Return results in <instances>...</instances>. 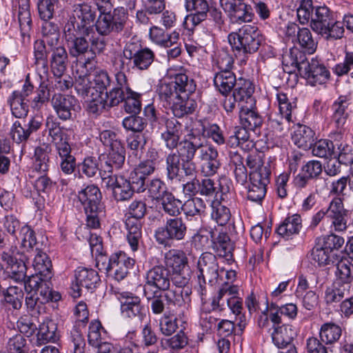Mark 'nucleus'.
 Returning a JSON list of instances; mask_svg holds the SVG:
<instances>
[{
    "label": "nucleus",
    "mask_w": 353,
    "mask_h": 353,
    "mask_svg": "<svg viewBox=\"0 0 353 353\" xmlns=\"http://www.w3.org/2000/svg\"><path fill=\"white\" fill-rule=\"evenodd\" d=\"M203 141L196 129H192L177 145L176 152L170 153L165 159L166 176L168 181H184L185 176H192L196 173V165L192 161L199 152Z\"/></svg>",
    "instance_id": "obj_1"
},
{
    "label": "nucleus",
    "mask_w": 353,
    "mask_h": 353,
    "mask_svg": "<svg viewBox=\"0 0 353 353\" xmlns=\"http://www.w3.org/2000/svg\"><path fill=\"white\" fill-rule=\"evenodd\" d=\"M97 10L99 15L96 21L95 26L98 33L101 35H108L111 32H121L128 21V13L126 8L117 7L112 10L111 0H96Z\"/></svg>",
    "instance_id": "obj_2"
},
{
    "label": "nucleus",
    "mask_w": 353,
    "mask_h": 353,
    "mask_svg": "<svg viewBox=\"0 0 353 353\" xmlns=\"http://www.w3.org/2000/svg\"><path fill=\"white\" fill-rule=\"evenodd\" d=\"M228 39L236 56L256 52L264 40L258 27L250 24L243 26L236 32L230 33Z\"/></svg>",
    "instance_id": "obj_3"
},
{
    "label": "nucleus",
    "mask_w": 353,
    "mask_h": 353,
    "mask_svg": "<svg viewBox=\"0 0 353 353\" xmlns=\"http://www.w3.org/2000/svg\"><path fill=\"white\" fill-rule=\"evenodd\" d=\"M238 292L237 285L223 284L212 301V307L213 310L219 311H223L228 307L236 316V320L238 321L237 326L240 331L243 332L246 325V319L242 312L243 310L242 299L236 296Z\"/></svg>",
    "instance_id": "obj_4"
},
{
    "label": "nucleus",
    "mask_w": 353,
    "mask_h": 353,
    "mask_svg": "<svg viewBox=\"0 0 353 353\" xmlns=\"http://www.w3.org/2000/svg\"><path fill=\"white\" fill-rule=\"evenodd\" d=\"M301 172L294 176L292 185L297 190L307 188L310 181H312L314 189L317 194H321L327 189L329 179L322 176L323 165L317 160H310L301 168Z\"/></svg>",
    "instance_id": "obj_5"
},
{
    "label": "nucleus",
    "mask_w": 353,
    "mask_h": 353,
    "mask_svg": "<svg viewBox=\"0 0 353 353\" xmlns=\"http://www.w3.org/2000/svg\"><path fill=\"white\" fill-rule=\"evenodd\" d=\"M347 215L348 210L345 209L342 199L335 197L327 209H321L312 216L310 228L314 229L325 218L332 229L339 232H343L347 228Z\"/></svg>",
    "instance_id": "obj_6"
},
{
    "label": "nucleus",
    "mask_w": 353,
    "mask_h": 353,
    "mask_svg": "<svg viewBox=\"0 0 353 353\" xmlns=\"http://www.w3.org/2000/svg\"><path fill=\"white\" fill-rule=\"evenodd\" d=\"M199 274L197 276L198 285L195 288L199 294L203 297L206 294V282L210 285L218 283L224 269L220 268L218 258L211 252H204L199 257L197 263Z\"/></svg>",
    "instance_id": "obj_7"
},
{
    "label": "nucleus",
    "mask_w": 353,
    "mask_h": 353,
    "mask_svg": "<svg viewBox=\"0 0 353 353\" xmlns=\"http://www.w3.org/2000/svg\"><path fill=\"white\" fill-rule=\"evenodd\" d=\"M77 197L86 214L87 225L94 229L99 228V213L103 210L102 196L99 188L94 184L88 185L78 192Z\"/></svg>",
    "instance_id": "obj_8"
},
{
    "label": "nucleus",
    "mask_w": 353,
    "mask_h": 353,
    "mask_svg": "<svg viewBox=\"0 0 353 353\" xmlns=\"http://www.w3.org/2000/svg\"><path fill=\"white\" fill-rule=\"evenodd\" d=\"M135 260L128 256L124 252L119 251L110 256H99L96 265L100 271H103L119 281L124 279L132 269Z\"/></svg>",
    "instance_id": "obj_9"
},
{
    "label": "nucleus",
    "mask_w": 353,
    "mask_h": 353,
    "mask_svg": "<svg viewBox=\"0 0 353 353\" xmlns=\"http://www.w3.org/2000/svg\"><path fill=\"white\" fill-rule=\"evenodd\" d=\"M299 57L296 55L292 59L291 65L295 66L307 83L312 86L325 83L330 77V72L318 60L312 59L308 61L305 55L299 52Z\"/></svg>",
    "instance_id": "obj_10"
},
{
    "label": "nucleus",
    "mask_w": 353,
    "mask_h": 353,
    "mask_svg": "<svg viewBox=\"0 0 353 353\" xmlns=\"http://www.w3.org/2000/svg\"><path fill=\"white\" fill-rule=\"evenodd\" d=\"M123 56L129 60L132 69L138 70H148L154 62V52L149 48H143L135 41L128 42L123 50Z\"/></svg>",
    "instance_id": "obj_11"
},
{
    "label": "nucleus",
    "mask_w": 353,
    "mask_h": 353,
    "mask_svg": "<svg viewBox=\"0 0 353 353\" xmlns=\"http://www.w3.org/2000/svg\"><path fill=\"white\" fill-rule=\"evenodd\" d=\"M187 227L181 217L167 219L163 226L159 227L154 232L156 241L166 246L172 241H181L184 239Z\"/></svg>",
    "instance_id": "obj_12"
},
{
    "label": "nucleus",
    "mask_w": 353,
    "mask_h": 353,
    "mask_svg": "<svg viewBox=\"0 0 353 353\" xmlns=\"http://www.w3.org/2000/svg\"><path fill=\"white\" fill-rule=\"evenodd\" d=\"M145 284L143 293L145 296L149 294L150 288H154V292H165L170 287V272L162 265H156L147 270L144 275Z\"/></svg>",
    "instance_id": "obj_13"
},
{
    "label": "nucleus",
    "mask_w": 353,
    "mask_h": 353,
    "mask_svg": "<svg viewBox=\"0 0 353 353\" xmlns=\"http://www.w3.org/2000/svg\"><path fill=\"white\" fill-rule=\"evenodd\" d=\"M50 103L57 117L63 121L73 119L76 112L80 109L78 100L70 94L54 93Z\"/></svg>",
    "instance_id": "obj_14"
},
{
    "label": "nucleus",
    "mask_w": 353,
    "mask_h": 353,
    "mask_svg": "<svg viewBox=\"0 0 353 353\" xmlns=\"http://www.w3.org/2000/svg\"><path fill=\"white\" fill-rule=\"evenodd\" d=\"M74 281L72 284L73 296H80L83 290L92 292L100 283L98 272L92 269L79 267L75 270Z\"/></svg>",
    "instance_id": "obj_15"
},
{
    "label": "nucleus",
    "mask_w": 353,
    "mask_h": 353,
    "mask_svg": "<svg viewBox=\"0 0 353 353\" xmlns=\"http://www.w3.org/2000/svg\"><path fill=\"white\" fill-rule=\"evenodd\" d=\"M271 170L269 168H262L257 172L250 173V185L248 192V199L256 203H261L267 192V185L270 181Z\"/></svg>",
    "instance_id": "obj_16"
},
{
    "label": "nucleus",
    "mask_w": 353,
    "mask_h": 353,
    "mask_svg": "<svg viewBox=\"0 0 353 353\" xmlns=\"http://www.w3.org/2000/svg\"><path fill=\"white\" fill-rule=\"evenodd\" d=\"M118 299L123 317L142 321L145 317V307L139 296L128 292L120 294Z\"/></svg>",
    "instance_id": "obj_17"
},
{
    "label": "nucleus",
    "mask_w": 353,
    "mask_h": 353,
    "mask_svg": "<svg viewBox=\"0 0 353 353\" xmlns=\"http://www.w3.org/2000/svg\"><path fill=\"white\" fill-rule=\"evenodd\" d=\"M14 7V15H17L23 42H29L32 28L30 0H12Z\"/></svg>",
    "instance_id": "obj_18"
},
{
    "label": "nucleus",
    "mask_w": 353,
    "mask_h": 353,
    "mask_svg": "<svg viewBox=\"0 0 353 353\" xmlns=\"http://www.w3.org/2000/svg\"><path fill=\"white\" fill-rule=\"evenodd\" d=\"M72 16L79 21H77L78 30L83 34H88L91 24L95 21L97 10L89 3H76L72 6Z\"/></svg>",
    "instance_id": "obj_19"
},
{
    "label": "nucleus",
    "mask_w": 353,
    "mask_h": 353,
    "mask_svg": "<svg viewBox=\"0 0 353 353\" xmlns=\"http://www.w3.org/2000/svg\"><path fill=\"white\" fill-rule=\"evenodd\" d=\"M43 118L39 114L30 117L28 123L23 126L19 121L13 123L10 128V137L17 143L26 142L31 134L37 132L41 127Z\"/></svg>",
    "instance_id": "obj_20"
},
{
    "label": "nucleus",
    "mask_w": 353,
    "mask_h": 353,
    "mask_svg": "<svg viewBox=\"0 0 353 353\" xmlns=\"http://www.w3.org/2000/svg\"><path fill=\"white\" fill-rule=\"evenodd\" d=\"M0 258L2 261L6 264V272L8 277L17 283H23L26 282L27 267L26 262L23 259H17L9 252H3Z\"/></svg>",
    "instance_id": "obj_21"
},
{
    "label": "nucleus",
    "mask_w": 353,
    "mask_h": 353,
    "mask_svg": "<svg viewBox=\"0 0 353 353\" xmlns=\"http://www.w3.org/2000/svg\"><path fill=\"white\" fill-rule=\"evenodd\" d=\"M220 4L232 23H241L252 21L254 14L250 6L230 0H220Z\"/></svg>",
    "instance_id": "obj_22"
},
{
    "label": "nucleus",
    "mask_w": 353,
    "mask_h": 353,
    "mask_svg": "<svg viewBox=\"0 0 353 353\" xmlns=\"http://www.w3.org/2000/svg\"><path fill=\"white\" fill-rule=\"evenodd\" d=\"M52 278L41 276L39 275H31L28 276L25 283V291H33L41 296V303L50 301L52 291Z\"/></svg>",
    "instance_id": "obj_23"
},
{
    "label": "nucleus",
    "mask_w": 353,
    "mask_h": 353,
    "mask_svg": "<svg viewBox=\"0 0 353 353\" xmlns=\"http://www.w3.org/2000/svg\"><path fill=\"white\" fill-rule=\"evenodd\" d=\"M191 288H169L163 294V299L168 308L176 307L188 308L191 303Z\"/></svg>",
    "instance_id": "obj_24"
},
{
    "label": "nucleus",
    "mask_w": 353,
    "mask_h": 353,
    "mask_svg": "<svg viewBox=\"0 0 353 353\" xmlns=\"http://www.w3.org/2000/svg\"><path fill=\"white\" fill-rule=\"evenodd\" d=\"M351 100L347 96H340L332 105V122L335 128L341 132L347 123L349 117V106Z\"/></svg>",
    "instance_id": "obj_25"
},
{
    "label": "nucleus",
    "mask_w": 353,
    "mask_h": 353,
    "mask_svg": "<svg viewBox=\"0 0 353 353\" xmlns=\"http://www.w3.org/2000/svg\"><path fill=\"white\" fill-rule=\"evenodd\" d=\"M49 48L51 72L54 76L63 74L69 63L68 54L65 48L61 43Z\"/></svg>",
    "instance_id": "obj_26"
},
{
    "label": "nucleus",
    "mask_w": 353,
    "mask_h": 353,
    "mask_svg": "<svg viewBox=\"0 0 353 353\" xmlns=\"http://www.w3.org/2000/svg\"><path fill=\"white\" fill-rule=\"evenodd\" d=\"M213 250L221 257L225 258L228 263L233 261V245L225 232H216L210 231Z\"/></svg>",
    "instance_id": "obj_27"
},
{
    "label": "nucleus",
    "mask_w": 353,
    "mask_h": 353,
    "mask_svg": "<svg viewBox=\"0 0 353 353\" xmlns=\"http://www.w3.org/2000/svg\"><path fill=\"white\" fill-rule=\"evenodd\" d=\"M3 306L8 311V315H14L21 310L23 305L24 293L17 286H10L2 291Z\"/></svg>",
    "instance_id": "obj_28"
},
{
    "label": "nucleus",
    "mask_w": 353,
    "mask_h": 353,
    "mask_svg": "<svg viewBox=\"0 0 353 353\" xmlns=\"http://www.w3.org/2000/svg\"><path fill=\"white\" fill-rule=\"evenodd\" d=\"M188 325V318L183 312L174 319L164 314L159 319V329L162 334L171 336L178 328L185 330Z\"/></svg>",
    "instance_id": "obj_29"
},
{
    "label": "nucleus",
    "mask_w": 353,
    "mask_h": 353,
    "mask_svg": "<svg viewBox=\"0 0 353 353\" xmlns=\"http://www.w3.org/2000/svg\"><path fill=\"white\" fill-rule=\"evenodd\" d=\"M332 12L326 6L315 7L314 12L310 23V27L317 34L325 32L334 19Z\"/></svg>",
    "instance_id": "obj_30"
},
{
    "label": "nucleus",
    "mask_w": 353,
    "mask_h": 353,
    "mask_svg": "<svg viewBox=\"0 0 353 353\" xmlns=\"http://www.w3.org/2000/svg\"><path fill=\"white\" fill-rule=\"evenodd\" d=\"M185 8L188 12H194L185 18L193 26L199 25L208 17L209 6L206 0H185Z\"/></svg>",
    "instance_id": "obj_31"
},
{
    "label": "nucleus",
    "mask_w": 353,
    "mask_h": 353,
    "mask_svg": "<svg viewBox=\"0 0 353 353\" xmlns=\"http://www.w3.org/2000/svg\"><path fill=\"white\" fill-rule=\"evenodd\" d=\"M37 330L35 339H32L34 346L40 347L48 343H54L59 339L57 325L52 321L43 322Z\"/></svg>",
    "instance_id": "obj_32"
},
{
    "label": "nucleus",
    "mask_w": 353,
    "mask_h": 353,
    "mask_svg": "<svg viewBox=\"0 0 353 353\" xmlns=\"http://www.w3.org/2000/svg\"><path fill=\"white\" fill-rule=\"evenodd\" d=\"M302 228V219L299 214L288 216L276 228V233L285 240L298 234Z\"/></svg>",
    "instance_id": "obj_33"
},
{
    "label": "nucleus",
    "mask_w": 353,
    "mask_h": 353,
    "mask_svg": "<svg viewBox=\"0 0 353 353\" xmlns=\"http://www.w3.org/2000/svg\"><path fill=\"white\" fill-rule=\"evenodd\" d=\"M85 34H79L66 41L69 54L72 57L78 59L79 63L84 61L87 54H89L90 43L84 37Z\"/></svg>",
    "instance_id": "obj_34"
},
{
    "label": "nucleus",
    "mask_w": 353,
    "mask_h": 353,
    "mask_svg": "<svg viewBox=\"0 0 353 353\" xmlns=\"http://www.w3.org/2000/svg\"><path fill=\"white\" fill-rule=\"evenodd\" d=\"M291 121L292 114L287 117V113L271 112L268 117L267 125L276 136H281L289 130Z\"/></svg>",
    "instance_id": "obj_35"
},
{
    "label": "nucleus",
    "mask_w": 353,
    "mask_h": 353,
    "mask_svg": "<svg viewBox=\"0 0 353 353\" xmlns=\"http://www.w3.org/2000/svg\"><path fill=\"white\" fill-rule=\"evenodd\" d=\"M273 343L280 349L292 345L291 343L295 334L291 325L284 324L274 327L270 332Z\"/></svg>",
    "instance_id": "obj_36"
},
{
    "label": "nucleus",
    "mask_w": 353,
    "mask_h": 353,
    "mask_svg": "<svg viewBox=\"0 0 353 353\" xmlns=\"http://www.w3.org/2000/svg\"><path fill=\"white\" fill-rule=\"evenodd\" d=\"M237 80L232 71H219L214 74L213 81L215 88L222 95H227L232 91Z\"/></svg>",
    "instance_id": "obj_37"
},
{
    "label": "nucleus",
    "mask_w": 353,
    "mask_h": 353,
    "mask_svg": "<svg viewBox=\"0 0 353 353\" xmlns=\"http://www.w3.org/2000/svg\"><path fill=\"white\" fill-rule=\"evenodd\" d=\"M292 139L298 148L307 150L312 148L314 143L315 132L310 128L300 125L294 130Z\"/></svg>",
    "instance_id": "obj_38"
},
{
    "label": "nucleus",
    "mask_w": 353,
    "mask_h": 353,
    "mask_svg": "<svg viewBox=\"0 0 353 353\" xmlns=\"http://www.w3.org/2000/svg\"><path fill=\"white\" fill-rule=\"evenodd\" d=\"M175 117H183L184 115L192 114L196 108V103L190 98V94L179 95L169 105Z\"/></svg>",
    "instance_id": "obj_39"
},
{
    "label": "nucleus",
    "mask_w": 353,
    "mask_h": 353,
    "mask_svg": "<svg viewBox=\"0 0 353 353\" xmlns=\"http://www.w3.org/2000/svg\"><path fill=\"white\" fill-rule=\"evenodd\" d=\"M19 90L13 91L8 99L12 114L18 119L25 118L29 112V106Z\"/></svg>",
    "instance_id": "obj_40"
},
{
    "label": "nucleus",
    "mask_w": 353,
    "mask_h": 353,
    "mask_svg": "<svg viewBox=\"0 0 353 353\" xmlns=\"http://www.w3.org/2000/svg\"><path fill=\"white\" fill-rule=\"evenodd\" d=\"M34 65L38 72L48 73V52L43 40H37L34 43Z\"/></svg>",
    "instance_id": "obj_41"
},
{
    "label": "nucleus",
    "mask_w": 353,
    "mask_h": 353,
    "mask_svg": "<svg viewBox=\"0 0 353 353\" xmlns=\"http://www.w3.org/2000/svg\"><path fill=\"white\" fill-rule=\"evenodd\" d=\"M37 252L32 263L33 268L36 272L34 275L52 278V262L46 254L38 248H35Z\"/></svg>",
    "instance_id": "obj_42"
},
{
    "label": "nucleus",
    "mask_w": 353,
    "mask_h": 353,
    "mask_svg": "<svg viewBox=\"0 0 353 353\" xmlns=\"http://www.w3.org/2000/svg\"><path fill=\"white\" fill-rule=\"evenodd\" d=\"M197 133H200L201 139L204 141L205 137L211 138L218 145L225 143V140L222 130L217 124L199 121L198 122Z\"/></svg>",
    "instance_id": "obj_43"
},
{
    "label": "nucleus",
    "mask_w": 353,
    "mask_h": 353,
    "mask_svg": "<svg viewBox=\"0 0 353 353\" xmlns=\"http://www.w3.org/2000/svg\"><path fill=\"white\" fill-rule=\"evenodd\" d=\"M239 119L242 125L250 130L261 126L263 123L262 117L255 110L247 106H242L239 111Z\"/></svg>",
    "instance_id": "obj_44"
},
{
    "label": "nucleus",
    "mask_w": 353,
    "mask_h": 353,
    "mask_svg": "<svg viewBox=\"0 0 353 353\" xmlns=\"http://www.w3.org/2000/svg\"><path fill=\"white\" fill-rule=\"evenodd\" d=\"M101 166L105 170L112 171L118 170L122 168L125 162V150L121 149L110 150L108 154L103 156Z\"/></svg>",
    "instance_id": "obj_45"
},
{
    "label": "nucleus",
    "mask_w": 353,
    "mask_h": 353,
    "mask_svg": "<svg viewBox=\"0 0 353 353\" xmlns=\"http://www.w3.org/2000/svg\"><path fill=\"white\" fill-rule=\"evenodd\" d=\"M50 148L48 145L44 144L34 149V159L32 165L33 172L39 174L47 173L49 170V153Z\"/></svg>",
    "instance_id": "obj_46"
},
{
    "label": "nucleus",
    "mask_w": 353,
    "mask_h": 353,
    "mask_svg": "<svg viewBox=\"0 0 353 353\" xmlns=\"http://www.w3.org/2000/svg\"><path fill=\"white\" fill-rule=\"evenodd\" d=\"M254 91V87L250 80L239 78L234 88L232 94L239 100V102L245 101L248 103V101H250L251 107L254 101L252 99Z\"/></svg>",
    "instance_id": "obj_47"
},
{
    "label": "nucleus",
    "mask_w": 353,
    "mask_h": 353,
    "mask_svg": "<svg viewBox=\"0 0 353 353\" xmlns=\"http://www.w3.org/2000/svg\"><path fill=\"white\" fill-rule=\"evenodd\" d=\"M157 93L160 101L164 103L163 106L170 105L179 97L171 81H161L157 85Z\"/></svg>",
    "instance_id": "obj_48"
},
{
    "label": "nucleus",
    "mask_w": 353,
    "mask_h": 353,
    "mask_svg": "<svg viewBox=\"0 0 353 353\" xmlns=\"http://www.w3.org/2000/svg\"><path fill=\"white\" fill-rule=\"evenodd\" d=\"M89 43L90 55H88L87 58H85L84 61L80 62V65L86 69H88V67L92 69V62L94 61L96 55L102 53L105 50L106 46L105 40L99 37H92Z\"/></svg>",
    "instance_id": "obj_49"
},
{
    "label": "nucleus",
    "mask_w": 353,
    "mask_h": 353,
    "mask_svg": "<svg viewBox=\"0 0 353 353\" xmlns=\"http://www.w3.org/2000/svg\"><path fill=\"white\" fill-rule=\"evenodd\" d=\"M341 327L334 323H325L321 327L319 335L322 342L333 344L339 341L341 336Z\"/></svg>",
    "instance_id": "obj_50"
},
{
    "label": "nucleus",
    "mask_w": 353,
    "mask_h": 353,
    "mask_svg": "<svg viewBox=\"0 0 353 353\" xmlns=\"http://www.w3.org/2000/svg\"><path fill=\"white\" fill-rule=\"evenodd\" d=\"M148 196L152 200L160 201L165 197L169 192L165 183L159 178H153L147 182Z\"/></svg>",
    "instance_id": "obj_51"
},
{
    "label": "nucleus",
    "mask_w": 353,
    "mask_h": 353,
    "mask_svg": "<svg viewBox=\"0 0 353 353\" xmlns=\"http://www.w3.org/2000/svg\"><path fill=\"white\" fill-rule=\"evenodd\" d=\"M205 208L206 204L202 199L194 197L188 199L182 204L181 211L188 219L190 217L201 216L205 212Z\"/></svg>",
    "instance_id": "obj_52"
},
{
    "label": "nucleus",
    "mask_w": 353,
    "mask_h": 353,
    "mask_svg": "<svg viewBox=\"0 0 353 353\" xmlns=\"http://www.w3.org/2000/svg\"><path fill=\"white\" fill-rule=\"evenodd\" d=\"M171 82L176 87V90L179 95L184 94H190L196 90L194 81L185 73L175 74L174 79Z\"/></svg>",
    "instance_id": "obj_53"
},
{
    "label": "nucleus",
    "mask_w": 353,
    "mask_h": 353,
    "mask_svg": "<svg viewBox=\"0 0 353 353\" xmlns=\"http://www.w3.org/2000/svg\"><path fill=\"white\" fill-rule=\"evenodd\" d=\"M41 34L43 41L48 47L61 43L59 28L57 24L50 21H43L41 26Z\"/></svg>",
    "instance_id": "obj_54"
},
{
    "label": "nucleus",
    "mask_w": 353,
    "mask_h": 353,
    "mask_svg": "<svg viewBox=\"0 0 353 353\" xmlns=\"http://www.w3.org/2000/svg\"><path fill=\"white\" fill-rule=\"evenodd\" d=\"M165 261L166 267L174 272H181L187 263V257L183 251L172 250L165 254Z\"/></svg>",
    "instance_id": "obj_55"
},
{
    "label": "nucleus",
    "mask_w": 353,
    "mask_h": 353,
    "mask_svg": "<svg viewBox=\"0 0 353 353\" xmlns=\"http://www.w3.org/2000/svg\"><path fill=\"white\" fill-rule=\"evenodd\" d=\"M211 218L219 225H226L231 218L230 209L218 201H213L211 203Z\"/></svg>",
    "instance_id": "obj_56"
},
{
    "label": "nucleus",
    "mask_w": 353,
    "mask_h": 353,
    "mask_svg": "<svg viewBox=\"0 0 353 353\" xmlns=\"http://www.w3.org/2000/svg\"><path fill=\"white\" fill-rule=\"evenodd\" d=\"M163 212L170 216L178 217L181 212L182 202L171 192L160 200Z\"/></svg>",
    "instance_id": "obj_57"
},
{
    "label": "nucleus",
    "mask_w": 353,
    "mask_h": 353,
    "mask_svg": "<svg viewBox=\"0 0 353 353\" xmlns=\"http://www.w3.org/2000/svg\"><path fill=\"white\" fill-rule=\"evenodd\" d=\"M296 39L304 52L311 54L316 51L317 43L312 38V33L308 28L299 29Z\"/></svg>",
    "instance_id": "obj_58"
},
{
    "label": "nucleus",
    "mask_w": 353,
    "mask_h": 353,
    "mask_svg": "<svg viewBox=\"0 0 353 353\" xmlns=\"http://www.w3.org/2000/svg\"><path fill=\"white\" fill-rule=\"evenodd\" d=\"M111 82V78L106 70L97 69L93 74L92 90L94 92L103 94L110 86Z\"/></svg>",
    "instance_id": "obj_59"
},
{
    "label": "nucleus",
    "mask_w": 353,
    "mask_h": 353,
    "mask_svg": "<svg viewBox=\"0 0 353 353\" xmlns=\"http://www.w3.org/2000/svg\"><path fill=\"white\" fill-rule=\"evenodd\" d=\"M134 192L130 185L127 179L119 176V183L114 188L112 195L117 201H125L130 200L134 195Z\"/></svg>",
    "instance_id": "obj_60"
},
{
    "label": "nucleus",
    "mask_w": 353,
    "mask_h": 353,
    "mask_svg": "<svg viewBox=\"0 0 353 353\" xmlns=\"http://www.w3.org/2000/svg\"><path fill=\"white\" fill-rule=\"evenodd\" d=\"M141 94L125 88L124 110L127 113L138 114L141 110Z\"/></svg>",
    "instance_id": "obj_61"
},
{
    "label": "nucleus",
    "mask_w": 353,
    "mask_h": 353,
    "mask_svg": "<svg viewBox=\"0 0 353 353\" xmlns=\"http://www.w3.org/2000/svg\"><path fill=\"white\" fill-rule=\"evenodd\" d=\"M147 212V205L143 199L133 200L126 208V219L142 220Z\"/></svg>",
    "instance_id": "obj_62"
},
{
    "label": "nucleus",
    "mask_w": 353,
    "mask_h": 353,
    "mask_svg": "<svg viewBox=\"0 0 353 353\" xmlns=\"http://www.w3.org/2000/svg\"><path fill=\"white\" fill-rule=\"evenodd\" d=\"M19 239L21 240V248L27 252L33 251L37 243L34 231L26 225L21 228Z\"/></svg>",
    "instance_id": "obj_63"
},
{
    "label": "nucleus",
    "mask_w": 353,
    "mask_h": 353,
    "mask_svg": "<svg viewBox=\"0 0 353 353\" xmlns=\"http://www.w3.org/2000/svg\"><path fill=\"white\" fill-rule=\"evenodd\" d=\"M185 330L180 331L173 336L161 340V345L164 349L179 350L183 349L188 345V337L184 333Z\"/></svg>",
    "instance_id": "obj_64"
}]
</instances>
